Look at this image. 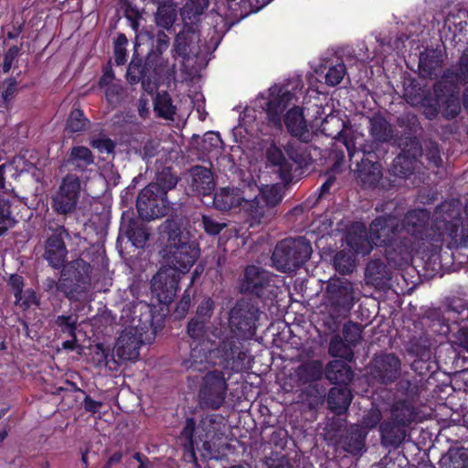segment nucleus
<instances>
[{
  "instance_id": "nucleus-2",
  "label": "nucleus",
  "mask_w": 468,
  "mask_h": 468,
  "mask_svg": "<svg viewBox=\"0 0 468 468\" xmlns=\"http://www.w3.org/2000/svg\"><path fill=\"white\" fill-rule=\"evenodd\" d=\"M159 232L166 241L161 251L164 264L151 281V292L158 303L169 304L176 294L181 276L190 271L200 250L189 232L182 229L181 219H166Z\"/></svg>"
},
{
  "instance_id": "nucleus-17",
  "label": "nucleus",
  "mask_w": 468,
  "mask_h": 468,
  "mask_svg": "<svg viewBox=\"0 0 468 468\" xmlns=\"http://www.w3.org/2000/svg\"><path fill=\"white\" fill-rule=\"evenodd\" d=\"M372 365L373 377L382 383H391L400 375V360L392 354L377 356Z\"/></svg>"
},
{
  "instance_id": "nucleus-19",
  "label": "nucleus",
  "mask_w": 468,
  "mask_h": 468,
  "mask_svg": "<svg viewBox=\"0 0 468 468\" xmlns=\"http://www.w3.org/2000/svg\"><path fill=\"white\" fill-rule=\"evenodd\" d=\"M468 317V309L461 305L460 307L448 306L441 315L433 321L432 326L434 332L448 336L453 331H456L460 325V322Z\"/></svg>"
},
{
  "instance_id": "nucleus-7",
  "label": "nucleus",
  "mask_w": 468,
  "mask_h": 468,
  "mask_svg": "<svg viewBox=\"0 0 468 468\" xmlns=\"http://www.w3.org/2000/svg\"><path fill=\"white\" fill-rule=\"evenodd\" d=\"M312 252V246L305 238L285 239L276 245L271 260L278 270L292 271L307 261Z\"/></svg>"
},
{
  "instance_id": "nucleus-44",
  "label": "nucleus",
  "mask_w": 468,
  "mask_h": 468,
  "mask_svg": "<svg viewBox=\"0 0 468 468\" xmlns=\"http://www.w3.org/2000/svg\"><path fill=\"white\" fill-rule=\"evenodd\" d=\"M176 14L175 8L168 5L158 6L155 14L157 26L168 29L176 21Z\"/></svg>"
},
{
  "instance_id": "nucleus-26",
  "label": "nucleus",
  "mask_w": 468,
  "mask_h": 468,
  "mask_svg": "<svg viewBox=\"0 0 468 468\" xmlns=\"http://www.w3.org/2000/svg\"><path fill=\"white\" fill-rule=\"evenodd\" d=\"M283 121L288 132L292 136L305 142L309 140L311 133L302 108L295 106L290 109L284 115Z\"/></svg>"
},
{
  "instance_id": "nucleus-32",
  "label": "nucleus",
  "mask_w": 468,
  "mask_h": 468,
  "mask_svg": "<svg viewBox=\"0 0 468 468\" xmlns=\"http://www.w3.org/2000/svg\"><path fill=\"white\" fill-rule=\"evenodd\" d=\"M382 443L386 446H399L406 437L404 427L394 420L384 422L380 426Z\"/></svg>"
},
{
  "instance_id": "nucleus-50",
  "label": "nucleus",
  "mask_w": 468,
  "mask_h": 468,
  "mask_svg": "<svg viewBox=\"0 0 468 468\" xmlns=\"http://www.w3.org/2000/svg\"><path fill=\"white\" fill-rule=\"evenodd\" d=\"M77 323L78 318L73 315H59L55 321L56 325L60 328L61 332L71 338L76 337Z\"/></svg>"
},
{
  "instance_id": "nucleus-25",
  "label": "nucleus",
  "mask_w": 468,
  "mask_h": 468,
  "mask_svg": "<svg viewBox=\"0 0 468 468\" xmlns=\"http://www.w3.org/2000/svg\"><path fill=\"white\" fill-rule=\"evenodd\" d=\"M404 97L406 101L412 106H420L426 118L432 120L437 116V104L432 103V97L428 96L424 90L417 85L405 88Z\"/></svg>"
},
{
  "instance_id": "nucleus-12",
  "label": "nucleus",
  "mask_w": 468,
  "mask_h": 468,
  "mask_svg": "<svg viewBox=\"0 0 468 468\" xmlns=\"http://www.w3.org/2000/svg\"><path fill=\"white\" fill-rule=\"evenodd\" d=\"M227 380L220 371L208 372L204 378L203 387L199 393L200 402L210 409H219L226 399Z\"/></svg>"
},
{
  "instance_id": "nucleus-33",
  "label": "nucleus",
  "mask_w": 468,
  "mask_h": 468,
  "mask_svg": "<svg viewBox=\"0 0 468 468\" xmlns=\"http://www.w3.org/2000/svg\"><path fill=\"white\" fill-rule=\"evenodd\" d=\"M370 134L372 138L380 143L388 142L392 137V129L387 120L379 114L369 119Z\"/></svg>"
},
{
  "instance_id": "nucleus-6",
  "label": "nucleus",
  "mask_w": 468,
  "mask_h": 468,
  "mask_svg": "<svg viewBox=\"0 0 468 468\" xmlns=\"http://www.w3.org/2000/svg\"><path fill=\"white\" fill-rule=\"evenodd\" d=\"M302 88L298 80L285 86L273 85L269 89L267 96L261 94L257 98L259 106L266 112L270 122L276 127L282 126V112L288 105L299 101Z\"/></svg>"
},
{
  "instance_id": "nucleus-49",
  "label": "nucleus",
  "mask_w": 468,
  "mask_h": 468,
  "mask_svg": "<svg viewBox=\"0 0 468 468\" xmlns=\"http://www.w3.org/2000/svg\"><path fill=\"white\" fill-rule=\"evenodd\" d=\"M209 0H188L182 9V16L191 19L207 8Z\"/></svg>"
},
{
  "instance_id": "nucleus-34",
  "label": "nucleus",
  "mask_w": 468,
  "mask_h": 468,
  "mask_svg": "<svg viewBox=\"0 0 468 468\" xmlns=\"http://www.w3.org/2000/svg\"><path fill=\"white\" fill-rule=\"evenodd\" d=\"M121 230L125 233L129 240L136 248H144L148 238V232L146 229L134 220H130L127 224L122 223Z\"/></svg>"
},
{
  "instance_id": "nucleus-23",
  "label": "nucleus",
  "mask_w": 468,
  "mask_h": 468,
  "mask_svg": "<svg viewBox=\"0 0 468 468\" xmlns=\"http://www.w3.org/2000/svg\"><path fill=\"white\" fill-rule=\"evenodd\" d=\"M199 35L191 28H184L180 31L175 42V52L184 59H188L191 56L197 57L201 54V48L198 45Z\"/></svg>"
},
{
  "instance_id": "nucleus-45",
  "label": "nucleus",
  "mask_w": 468,
  "mask_h": 468,
  "mask_svg": "<svg viewBox=\"0 0 468 468\" xmlns=\"http://www.w3.org/2000/svg\"><path fill=\"white\" fill-rule=\"evenodd\" d=\"M346 74V68L344 62L339 61L336 64L331 65L324 75L325 83L328 86H336L343 80Z\"/></svg>"
},
{
  "instance_id": "nucleus-22",
  "label": "nucleus",
  "mask_w": 468,
  "mask_h": 468,
  "mask_svg": "<svg viewBox=\"0 0 468 468\" xmlns=\"http://www.w3.org/2000/svg\"><path fill=\"white\" fill-rule=\"evenodd\" d=\"M380 420V413L378 410L371 411L364 418L363 426H352L350 434L354 441L346 443L345 450L350 453H358L364 447V441L367 434V430L375 427Z\"/></svg>"
},
{
  "instance_id": "nucleus-40",
  "label": "nucleus",
  "mask_w": 468,
  "mask_h": 468,
  "mask_svg": "<svg viewBox=\"0 0 468 468\" xmlns=\"http://www.w3.org/2000/svg\"><path fill=\"white\" fill-rule=\"evenodd\" d=\"M93 162L94 158L89 148L84 146H76L71 149L69 163L76 167L83 169Z\"/></svg>"
},
{
  "instance_id": "nucleus-55",
  "label": "nucleus",
  "mask_w": 468,
  "mask_h": 468,
  "mask_svg": "<svg viewBox=\"0 0 468 468\" xmlns=\"http://www.w3.org/2000/svg\"><path fill=\"white\" fill-rule=\"evenodd\" d=\"M449 336L454 345L468 351V329L466 327L461 326L456 331H452Z\"/></svg>"
},
{
  "instance_id": "nucleus-54",
  "label": "nucleus",
  "mask_w": 468,
  "mask_h": 468,
  "mask_svg": "<svg viewBox=\"0 0 468 468\" xmlns=\"http://www.w3.org/2000/svg\"><path fill=\"white\" fill-rule=\"evenodd\" d=\"M222 141L218 133L207 132L203 138L202 148L206 152H211L213 149L219 148Z\"/></svg>"
},
{
  "instance_id": "nucleus-47",
  "label": "nucleus",
  "mask_w": 468,
  "mask_h": 468,
  "mask_svg": "<svg viewBox=\"0 0 468 468\" xmlns=\"http://www.w3.org/2000/svg\"><path fill=\"white\" fill-rule=\"evenodd\" d=\"M392 418L395 422L404 427L413 420V411L405 403H398L392 409Z\"/></svg>"
},
{
  "instance_id": "nucleus-53",
  "label": "nucleus",
  "mask_w": 468,
  "mask_h": 468,
  "mask_svg": "<svg viewBox=\"0 0 468 468\" xmlns=\"http://www.w3.org/2000/svg\"><path fill=\"white\" fill-rule=\"evenodd\" d=\"M215 304L212 299L205 298L198 305L195 318L207 322L211 317Z\"/></svg>"
},
{
  "instance_id": "nucleus-51",
  "label": "nucleus",
  "mask_w": 468,
  "mask_h": 468,
  "mask_svg": "<svg viewBox=\"0 0 468 468\" xmlns=\"http://www.w3.org/2000/svg\"><path fill=\"white\" fill-rule=\"evenodd\" d=\"M361 327L354 323L345 324L343 335L345 341L351 346H356L361 340Z\"/></svg>"
},
{
  "instance_id": "nucleus-11",
  "label": "nucleus",
  "mask_w": 468,
  "mask_h": 468,
  "mask_svg": "<svg viewBox=\"0 0 468 468\" xmlns=\"http://www.w3.org/2000/svg\"><path fill=\"white\" fill-rule=\"evenodd\" d=\"M449 74H443L441 80L434 85L432 103L438 101L437 113L441 110L443 117L452 119L460 113L461 103L456 84L449 82Z\"/></svg>"
},
{
  "instance_id": "nucleus-37",
  "label": "nucleus",
  "mask_w": 468,
  "mask_h": 468,
  "mask_svg": "<svg viewBox=\"0 0 468 468\" xmlns=\"http://www.w3.org/2000/svg\"><path fill=\"white\" fill-rule=\"evenodd\" d=\"M154 106L158 116L166 120H174L176 107L172 104L171 98L166 92L157 93Z\"/></svg>"
},
{
  "instance_id": "nucleus-39",
  "label": "nucleus",
  "mask_w": 468,
  "mask_h": 468,
  "mask_svg": "<svg viewBox=\"0 0 468 468\" xmlns=\"http://www.w3.org/2000/svg\"><path fill=\"white\" fill-rule=\"evenodd\" d=\"M328 351L332 356L340 357L346 361H351L354 356L351 346L339 335L331 338Z\"/></svg>"
},
{
  "instance_id": "nucleus-52",
  "label": "nucleus",
  "mask_w": 468,
  "mask_h": 468,
  "mask_svg": "<svg viewBox=\"0 0 468 468\" xmlns=\"http://www.w3.org/2000/svg\"><path fill=\"white\" fill-rule=\"evenodd\" d=\"M19 296V298H16V304L24 310L30 308L32 305H38L36 292L32 289L22 291Z\"/></svg>"
},
{
  "instance_id": "nucleus-9",
  "label": "nucleus",
  "mask_w": 468,
  "mask_h": 468,
  "mask_svg": "<svg viewBox=\"0 0 468 468\" xmlns=\"http://www.w3.org/2000/svg\"><path fill=\"white\" fill-rule=\"evenodd\" d=\"M266 157L270 165L277 167L280 178L286 183L292 179L293 164H301L303 161L300 147L292 142L284 144L283 150L275 144H271L266 150Z\"/></svg>"
},
{
  "instance_id": "nucleus-43",
  "label": "nucleus",
  "mask_w": 468,
  "mask_h": 468,
  "mask_svg": "<svg viewBox=\"0 0 468 468\" xmlns=\"http://www.w3.org/2000/svg\"><path fill=\"white\" fill-rule=\"evenodd\" d=\"M444 74H449L448 81L456 85L468 82V53L462 55L454 72L448 70Z\"/></svg>"
},
{
  "instance_id": "nucleus-24",
  "label": "nucleus",
  "mask_w": 468,
  "mask_h": 468,
  "mask_svg": "<svg viewBox=\"0 0 468 468\" xmlns=\"http://www.w3.org/2000/svg\"><path fill=\"white\" fill-rule=\"evenodd\" d=\"M63 235H67V232L63 228H60L47 240L45 258L54 268L61 267L67 256Z\"/></svg>"
},
{
  "instance_id": "nucleus-16",
  "label": "nucleus",
  "mask_w": 468,
  "mask_h": 468,
  "mask_svg": "<svg viewBox=\"0 0 468 468\" xmlns=\"http://www.w3.org/2000/svg\"><path fill=\"white\" fill-rule=\"evenodd\" d=\"M74 268L78 271L77 283L74 288L71 286V281L67 278L59 279L57 283V290L62 292L70 300L77 299L78 294L85 292L90 284V274L91 267L84 261H77L74 262Z\"/></svg>"
},
{
  "instance_id": "nucleus-48",
  "label": "nucleus",
  "mask_w": 468,
  "mask_h": 468,
  "mask_svg": "<svg viewBox=\"0 0 468 468\" xmlns=\"http://www.w3.org/2000/svg\"><path fill=\"white\" fill-rule=\"evenodd\" d=\"M16 219L11 216L10 202L0 194V227L3 233L16 224Z\"/></svg>"
},
{
  "instance_id": "nucleus-61",
  "label": "nucleus",
  "mask_w": 468,
  "mask_h": 468,
  "mask_svg": "<svg viewBox=\"0 0 468 468\" xmlns=\"http://www.w3.org/2000/svg\"><path fill=\"white\" fill-rule=\"evenodd\" d=\"M95 355L98 356L99 366H109V350L104 348L102 344L95 346Z\"/></svg>"
},
{
  "instance_id": "nucleus-41",
  "label": "nucleus",
  "mask_w": 468,
  "mask_h": 468,
  "mask_svg": "<svg viewBox=\"0 0 468 468\" xmlns=\"http://www.w3.org/2000/svg\"><path fill=\"white\" fill-rule=\"evenodd\" d=\"M1 106L9 110L17 92V81L14 78L5 80L0 85Z\"/></svg>"
},
{
  "instance_id": "nucleus-27",
  "label": "nucleus",
  "mask_w": 468,
  "mask_h": 468,
  "mask_svg": "<svg viewBox=\"0 0 468 468\" xmlns=\"http://www.w3.org/2000/svg\"><path fill=\"white\" fill-rule=\"evenodd\" d=\"M192 189L198 195L207 197L215 189V181L212 172L203 166H195L190 170Z\"/></svg>"
},
{
  "instance_id": "nucleus-36",
  "label": "nucleus",
  "mask_w": 468,
  "mask_h": 468,
  "mask_svg": "<svg viewBox=\"0 0 468 468\" xmlns=\"http://www.w3.org/2000/svg\"><path fill=\"white\" fill-rule=\"evenodd\" d=\"M445 468H468V452L463 448L451 449L441 460Z\"/></svg>"
},
{
  "instance_id": "nucleus-46",
  "label": "nucleus",
  "mask_w": 468,
  "mask_h": 468,
  "mask_svg": "<svg viewBox=\"0 0 468 468\" xmlns=\"http://www.w3.org/2000/svg\"><path fill=\"white\" fill-rule=\"evenodd\" d=\"M88 122L83 112L74 109L69 116L66 128L69 133H79L86 129Z\"/></svg>"
},
{
  "instance_id": "nucleus-29",
  "label": "nucleus",
  "mask_w": 468,
  "mask_h": 468,
  "mask_svg": "<svg viewBox=\"0 0 468 468\" xmlns=\"http://www.w3.org/2000/svg\"><path fill=\"white\" fill-rule=\"evenodd\" d=\"M442 62V55L437 50L431 49L421 53L419 59L420 74L430 79L436 77Z\"/></svg>"
},
{
  "instance_id": "nucleus-20",
  "label": "nucleus",
  "mask_w": 468,
  "mask_h": 468,
  "mask_svg": "<svg viewBox=\"0 0 468 468\" xmlns=\"http://www.w3.org/2000/svg\"><path fill=\"white\" fill-rule=\"evenodd\" d=\"M421 155V149L417 141H411L410 149L403 150L393 161L391 171L395 176L409 178L417 168V156Z\"/></svg>"
},
{
  "instance_id": "nucleus-18",
  "label": "nucleus",
  "mask_w": 468,
  "mask_h": 468,
  "mask_svg": "<svg viewBox=\"0 0 468 468\" xmlns=\"http://www.w3.org/2000/svg\"><path fill=\"white\" fill-rule=\"evenodd\" d=\"M344 128L343 120L334 113L327 114L321 124V130L325 135L343 143L348 152L350 161L353 162L356 153V145L349 139L347 132Z\"/></svg>"
},
{
  "instance_id": "nucleus-5",
  "label": "nucleus",
  "mask_w": 468,
  "mask_h": 468,
  "mask_svg": "<svg viewBox=\"0 0 468 468\" xmlns=\"http://www.w3.org/2000/svg\"><path fill=\"white\" fill-rule=\"evenodd\" d=\"M225 419L219 414H211L201 420L197 427L193 419L189 418L181 431L180 439L184 441L183 446L194 455V448L204 451V455L210 458L216 452L218 441L225 433Z\"/></svg>"
},
{
  "instance_id": "nucleus-8",
  "label": "nucleus",
  "mask_w": 468,
  "mask_h": 468,
  "mask_svg": "<svg viewBox=\"0 0 468 468\" xmlns=\"http://www.w3.org/2000/svg\"><path fill=\"white\" fill-rule=\"evenodd\" d=\"M176 177L170 176L165 185L152 183L145 186L137 197L139 216L147 220L165 216L168 207L166 192L176 186Z\"/></svg>"
},
{
  "instance_id": "nucleus-60",
  "label": "nucleus",
  "mask_w": 468,
  "mask_h": 468,
  "mask_svg": "<svg viewBox=\"0 0 468 468\" xmlns=\"http://www.w3.org/2000/svg\"><path fill=\"white\" fill-rule=\"evenodd\" d=\"M9 284L14 290L15 298H19L24 286L23 278L20 275L13 274L9 278Z\"/></svg>"
},
{
  "instance_id": "nucleus-10",
  "label": "nucleus",
  "mask_w": 468,
  "mask_h": 468,
  "mask_svg": "<svg viewBox=\"0 0 468 468\" xmlns=\"http://www.w3.org/2000/svg\"><path fill=\"white\" fill-rule=\"evenodd\" d=\"M258 319L259 309L248 302L241 301L230 311V328L238 337L250 339L256 334Z\"/></svg>"
},
{
  "instance_id": "nucleus-42",
  "label": "nucleus",
  "mask_w": 468,
  "mask_h": 468,
  "mask_svg": "<svg viewBox=\"0 0 468 468\" xmlns=\"http://www.w3.org/2000/svg\"><path fill=\"white\" fill-rule=\"evenodd\" d=\"M376 41L377 46L374 48V55L372 57L368 55L367 58L371 60L375 59L378 64L383 62L385 58L390 55L393 50L396 49L398 52H401L399 40L394 43V47L389 42H386L383 39L377 38Z\"/></svg>"
},
{
  "instance_id": "nucleus-63",
  "label": "nucleus",
  "mask_w": 468,
  "mask_h": 468,
  "mask_svg": "<svg viewBox=\"0 0 468 468\" xmlns=\"http://www.w3.org/2000/svg\"><path fill=\"white\" fill-rule=\"evenodd\" d=\"M428 160L434 165L439 166L441 163V158L440 156V151L437 145H432L427 154Z\"/></svg>"
},
{
  "instance_id": "nucleus-21",
  "label": "nucleus",
  "mask_w": 468,
  "mask_h": 468,
  "mask_svg": "<svg viewBox=\"0 0 468 468\" xmlns=\"http://www.w3.org/2000/svg\"><path fill=\"white\" fill-rule=\"evenodd\" d=\"M271 282V275L268 271L253 265L249 266L245 270L241 290L263 297Z\"/></svg>"
},
{
  "instance_id": "nucleus-57",
  "label": "nucleus",
  "mask_w": 468,
  "mask_h": 468,
  "mask_svg": "<svg viewBox=\"0 0 468 468\" xmlns=\"http://www.w3.org/2000/svg\"><path fill=\"white\" fill-rule=\"evenodd\" d=\"M92 147L98 149L101 153L110 154L113 152L115 144L114 143L108 138H99L95 139L91 142Z\"/></svg>"
},
{
  "instance_id": "nucleus-58",
  "label": "nucleus",
  "mask_w": 468,
  "mask_h": 468,
  "mask_svg": "<svg viewBox=\"0 0 468 468\" xmlns=\"http://www.w3.org/2000/svg\"><path fill=\"white\" fill-rule=\"evenodd\" d=\"M115 82V77L114 73L111 67L107 66L103 69V74L99 81V87L100 88H106L110 86L111 84H114Z\"/></svg>"
},
{
  "instance_id": "nucleus-15",
  "label": "nucleus",
  "mask_w": 468,
  "mask_h": 468,
  "mask_svg": "<svg viewBox=\"0 0 468 468\" xmlns=\"http://www.w3.org/2000/svg\"><path fill=\"white\" fill-rule=\"evenodd\" d=\"M142 344V329L137 327L126 328L122 332L116 342L115 355L122 362L135 361L140 356L139 350Z\"/></svg>"
},
{
  "instance_id": "nucleus-14",
  "label": "nucleus",
  "mask_w": 468,
  "mask_h": 468,
  "mask_svg": "<svg viewBox=\"0 0 468 468\" xmlns=\"http://www.w3.org/2000/svg\"><path fill=\"white\" fill-rule=\"evenodd\" d=\"M324 300L327 305L337 313L349 311L353 306V286L347 280H330L324 292Z\"/></svg>"
},
{
  "instance_id": "nucleus-31",
  "label": "nucleus",
  "mask_w": 468,
  "mask_h": 468,
  "mask_svg": "<svg viewBox=\"0 0 468 468\" xmlns=\"http://www.w3.org/2000/svg\"><path fill=\"white\" fill-rule=\"evenodd\" d=\"M352 400V393L347 387H334L328 394V406L337 414L345 412Z\"/></svg>"
},
{
  "instance_id": "nucleus-13",
  "label": "nucleus",
  "mask_w": 468,
  "mask_h": 468,
  "mask_svg": "<svg viewBox=\"0 0 468 468\" xmlns=\"http://www.w3.org/2000/svg\"><path fill=\"white\" fill-rule=\"evenodd\" d=\"M80 190V178L75 175L66 176L58 191L52 198V207L59 214L71 212L76 207Z\"/></svg>"
},
{
  "instance_id": "nucleus-59",
  "label": "nucleus",
  "mask_w": 468,
  "mask_h": 468,
  "mask_svg": "<svg viewBox=\"0 0 468 468\" xmlns=\"http://www.w3.org/2000/svg\"><path fill=\"white\" fill-rule=\"evenodd\" d=\"M18 48L16 47L10 48L5 53L3 63V71L7 73L13 65V62L17 56Z\"/></svg>"
},
{
  "instance_id": "nucleus-62",
  "label": "nucleus",
  "mask_w": 468,
  "mask_h": 468,
  "mask_svg": "<svg viewBox=\"0 0 468 468\" xmlns=\"http://www.w3.org/2000/svg\"><path fill=\"white\" fill-rule=\"evenodd\" d=\"M105 90V97L109 102H113L122 91V87L118 83L111 84L103 88Z\"/></svg>"
},
{
  "instance_id": "nucleus-35",
  "label": "nucleus",
  "mask_w": 468,
  "mask_h": 468,
  "mask_svg": "<svg viewBox=\"0 0 468 468\" xmlns=\"http://www.w3.org/2000/svg\"><path fill=\"white\" fill-rule=\"evenodd\" d=\"M323 373V364L318 360H312L302 364L296 370V376L303 383H309L319 379Z\"/></svg>"
},
{
  "instance_id": "nucleus-3",
  "label": "nucleus",
  "mask_w": 468,
  "mask_h": 468,
  "mask_svg": "<svg viewBox=\"0 0 468 468\" xmlns=\"http://www.w3.org/2000/svg\"><path fill=\"white\" fill-rule=\"evenodd\" d=\"M281 187L277 185L259 186L251 178L243 180L240 187H222L213 197L218 210L239 207L250 227L264 224L273 214L274 207L282 201Z\"/></svg>"
},
{
  "instance_id": "nucleus-4",
  "label": "nucleus",
  "mask_w": 468,
  "mask_h": 468,
  "mask_svg": "<svg viewBox=\"0 0 468 468\" xmlns=\"http://www.w3.org/2000/svg\"><path fill=\"white\" fill-rule=\"evenodd\" d=\"M205 321L193 318L187 324V335L193 340L191 344L190 358L184 362L186 369L193 368L196 371L207 369V365L215 364L212 356L215 352L221 353L222 356L228 357L229 353H232V338L222 339L221 336L215 335L218 339L215 341L207 337Z\"/></svg>"
},
{
  "instance_id": "nucleus-64",
  "label": "nucleus",
  "mask_w": 468,
  "mask_h": 468,
  "mask_svg": "<svg viewBox=\"0 0 468 468\" xmlns=\"http://www.w3.org/2000/svg\"><path fill=\"white\" fill-rule=\"evenodd\" d=\"M133 459L138 462V468H155L154 463H151L145 456L139 452L133 454Z\"/></svg>"
},
{
  "instance_id": "nucleus-38",
  "label": "nucleus",
  "mask_w": 468,
  "mask_h": 468,
  "mask_svg": "<svg viewBox=\"0 0 468 468\" xmlns=\"http://www.w3.org/2000/svg\"><path fill=\"white\" fill-rule=\"evenodd\" d=\"M353 252L341 250L337 252L334 258V264L335 269L343 273L347 274L352 272L356 268V257L358 255L350 246H348Z\"/></svg>"
},
{
  "instance_id": "nucleus-30",
  "label": "nucleus",
  "mask_w": 468,
  "mask_h": 468,
  "mask_svg": "<svg viewBox=\"0 0 468 468\" xmlns=\"http://www.w3.org/2000/svg\"><path fill=\"white\" fill-rule=\"evenodd\" d=\"M325 376L331 383L346 387L353 378V372L345 362L334 360L326 366Z\"/></svg>"
},
{
  "instance_id": "nucleus-28",
  "label": "nucleus",
  "mask_w": 468,
  "mask_h": 468,
  "mask_svg": "<svg viewBox=\"0 0 468 468\" xmlns=\"http://www.w3.org/2000/svg\"><path fill=\"white\" fill-rule=\"evenodd\" d=\"M363 158L361 163H356L357 177L365 186H372L376 185L382 176L381 166L378 162H373L367 158Z\"/></svg>"
},
{
  "instance_id": "nucleus-56",
  "label": "nucleus",
  "mask_w": 468,
  "mask_h": 468,
  "mask_svg": "<svg viewBox=\"0 0 468 468\" xmlns=\"http://www.w3.org/2000/svg\"><path fill=\"white\" fill-rule=\"evenodd\" d=\"M202 224L207 233L210 235L218 234L225 227V223H219L208 216L202 217Z\"/></svg>"
},
{
  "instance_id": "nucleus-1",
  "label": "nucleus",
  "mask_w": 468,
  "mask_h": 468,
  "mask_svg": "<svg viewBox=\"0 0 468 468\" xmlns=\"http://www.w3.org/2000/svg\"><path fill=\"white\" fill-rule=\"evenodd\" d=\"M446 208L447 205L436 209L431 218L425 209L410 210L401 225L394 215L378 217L371 222L368 234L364 223L354 222L346 235V244L362 256L369 254L373 246L390 248L403 261H408L413 253L433 252L443 245H466L468 234L459 238L454 224L450 228L444 217L447 213L456 220L458 210Z\"/></svg>"
}]
</instances>
